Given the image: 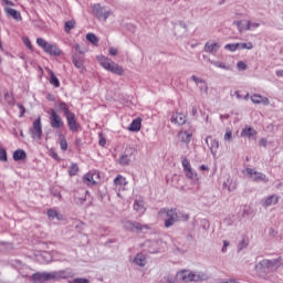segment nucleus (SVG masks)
<instances>
[{"label":"nucleus","mask_w":283,"mask_h":283,"mask_svg":"<svg viewBox=\"0 0 283 283\" xmlns=\"http://www.w3.org/2000/svg\"><path fill=\"white\" fill-rule=\"evenodd\" d=\"M170 123L174 125H185V123H187V115H185V113L175 112L171 115Z\"/></svg>","instance_id":"20"},{"label":"nucleus","mask_w":283,"mask_h":283,"mask_svg":"<svg viewBox=\"0 0 283 283\" xmlns=\"http://www.w3.org/2000/svg\"><path fill=\"white\" fill-rule=\"evenodd\" d=\"M275 75L277 76V78H283V69L276 70Z\"/></svg>","instance_id":"58"},{"label":"nucleus","mask_w":283,"mask_h":283,"mask_svg":"<svg viewBox=\"0 0 283 283\" xmlns=\"http://www.w3.org/2000/svg\"><path fill=\"white\" fill-rule=\"evenodd\" d=\"M93 14H95L98 21H107V19L112 17V11L105 7H102L101 4H94Z\"/></svg>","instance_id":"11"},{"label":"nucleus","mask_w":283,"mask_h":283,"mask_svg":"<svg viewBox=\"0 0 283 283\" xmlns=\"http://www.w3.org/2000/svg\"><path fill=\"white\" fill-rule=\"evenodd\" d=\"M122 165H127L129 163V158L127 156H123L119 160Z\"/></svg>","instance_id":"57"},{"label":"nucleus","mask_w":283,"mask_h":283,"mask_svg":"<svg viewBox=\"0 0 283 283\" xmlns=\"http://www.w3.org/2000/svg\"><path fill=\"white\" fill-rule=\"evenodd\" d=\"M51 156H52V158H54L55 160H59V154L52 151V153H51Z\"/></svg>","instance_id":"63"},{"label":"nucleus","mask_w":283,"mask_h":283,"mask_svg":"<svg viewBox=\"0 0 283 283\" xmlns=\"http://www.w3.org/2000/svg\"><path fill=\"white\" fill-rule=\"evenodd\" d=\"M28 158V154L23 149H18L13 153V160L15 163H19V160H25Z\"/></svg>","instance_id":"30"},{"label":"nucleus","mask_w":283,"mask_h":283,"mask_svg":"<svg viewBox=\"0 0 283 283\" xmlns=\"http://www.w3.org/2000/svg\"><path fill=\"white\" fill-rule=\"evenodd\" d=\"M4 12L7 17H12L15 21H20L21 19V13L17 11V9H12L10 7H4Z\"/></svg>","instance_id":"24"},{"label":"nucleus","mask_w":283,"mask_h":283,"mask_svg":"<svg viewBox=\"0 0 283 283\" xmlns=\"http://www.w3.org/2000/svg\"><path fill=\"white\" fill-rule=\"evenodd\" d=\"M237 67L240 72H244V70H247V63L244 61H239Z\"/></svg>","instance_id":"49"},{"label":"nucleus","mask_w":283,"mask_h":283,"mask_svg":"<svg viewBox=\"0 0 283 283\" xmlns=\"http://www.w3.org/2000/svg\"><path fill=\"white\" fill-rule=\"evenodd\" d=\"M206 144L208 145V148L210 149L213 158H216V156H218V149H220V142L211 136H208L206 138Z\"/></svg>","instance_id":"17"},{"label":"nucleus","mask_w":283,"mask_h":283,"mask_svg":"<svg viewBox=\"0 0 283 283\" xmlns=\"http://www.w3.org/2000/svg\"><path fill=\"white\" fill-rule=\"evenodd\" d=\"M60 147H61L62 151H67V140H65V137L61 138Z\"/></svg>","instance_id":"47"},{"label":"nucleus","mask_w":283,"mask_h":283,"mask_svg":"<svg viewBox=\"0 0 283 283\" xmlns=\"http://www.w3.org/2000/svg\"><path fill=\"white\" fill-rule=\"evenodd\" d=\"M38 261L42 263L52 262V254L50 252H42L38 255Z\"/></svg>","instance_id":"31"},{"label":"nucleus","mask_w":283,"mask_h":283,"mask_svg":"<svg viewBox=\"0 0 283 283\" xmlns=\"http://www.w3.org/2000/svg\"><path fill=\"white\" fill-rule=\"evenodd\" d=\"M145 251H148V253H159V251L163 249V241L160 240H148L144 242L143 244Z\"/></svg>","instance_id":"13"},{"label":"nucleus","mask_w":283,"mask_h":283,"mask_svg":"<svg viewBox=\"0 0 283 283\" xmlns=\"http://www.w3.org/2000/svg\"><path fill=\"white\" fill-rule=\"evenodd\" d=\"M2 6H14V2L10 0H2Z\"/></svg>","instance_id":"59"},{"label":"nucleus","mask_w":283,"mask_h":283,"mask_svg":"<svg viewBox=\"0 0 283 283\" xmlns=\"http://www.w3.org/2000/svg\"><path fill=\"white\" fill-rule=\"evenodd\" d=\"M176 277L179 282H205L209 280V274L202 271L180 270L177 272Z\"/></svg>","instance_id":"3"},{"label":"nucleus","mask_w":283,"mask_h":283,"mask_svg":"<svg viewBox=\"0 0 283 283\" xmlns=\"http://www.w3.org/2000/svg\"><path fill=\"white\" fill-rule=\"evenodd\" d=\"M106 143H107V140H105L104 137H101V139H99L101 147H105Z\"/></svg>","instance_id":"61"},{"label":"nucleus","mask_w":283,"mask_h":283,"mask_svg":"<svg viewBox=\"0 0 283 283\" xmlns=\"http://www.w3.org/2000/svg\"><path fill=\"white\" fill-rule=\"evenodd\" d=\"M199 169L200 171H209V167L207 165H201Z\"/></svg>","instance_id":"62"},{"label":"nucleus","mask_w":283,"mask_h":283,"mask_svg":"<svg viewBox=\"0 0 283 283\" xmlns=\"http://www.w3.org/2000/svg\"><path fill=\"white\" fill-rule=\"evenodd\" d=\"M142 125H143V119L136 118L128 126V132H140Z\"/></svg>","instance_id":"27"},{"label":"nucleus","mask_w":283,"mask_h":283,"mask_svg":"<svg viewBox=\"0 0 283 283\" xmlns=\"http://www.w3.org/2000/svg\"><path fill=\"white\" fill-rule=\"evenodd\" d=\"M69 174H70V176H76V174H78V165L72 164L69 167Z\"/></svg>","instance_id":"45"},{"label":"nucleus","mask_w":283,"mask_h":283,"mask_svg":"<svg viewBox=\"0 0 283 283\" xmlns=\"http://www.w3.org/2000/svg\"><path fill=\"white\" fill-rule=\"evenodd\" d=\"M30 135L32 140H35L36 143H39V140H41V138H43V127L41 126V117H38L34 122H33V126L30 129Z\"/></svg>","instance_id":"10"},{"label":"nucleus","mask_w":283,"mask_h":283,"mask_svg":"<svg viewBox=\"0 0 283 283\" xmlns=\"http://www.w3.org/2000/svg\"><path fill=\"white\" fill-rule=\"evenodd\" d=\"M258 132L253 129V127H245L242 129L241 135L244 136L245 138H253Z\"/></svg>","instance_id":"32"},{"label":"nucleus","mask_w":283,"mask_h":283,"mask_svg":"<svg viewBox=\"0 0 283 283\" xmlns=\"http://www.w3.org/2000/svg\"><path fill=\"white\" fill-rule=\"evenodd\" d=\"M18 107H19V109L21 112L20 116H23V114H25V107H23V105H21V104H18Z\"/></svg>","instance_id":"60"},{"label":"nucleus","mask_w":283,"mask_h":283,"mask_svg":"<svg viewBox=\"0 0 283 283\" xmlns=\"http://www.w3.org/2000/svg\"><path fill=\"white\" fill-rule=\"evenodd\" d=\"M60 109H62V112H64V115L67 116L69 114H72V112H70V108H67V104L61 102L60 103Z\"/></svg>","instance_id":"46"},{"label":"nucleus","mask_w":283,"mask_h":283,"mask_svg":"<svg viewBox=\"0 0 283 283\" xmlns=\"http://www.w3.org/2000/svg\"><path fill=\"white\" fill-rule=\"evenodd\" d=\"M261 25L260 22L258 21H251V20H248V31L249 32H253L255 30H258V28Z\"/></svg>","instance_id":"38"},{"label":"nucleus","mask_w":283,"mask_h":283,"mask_svg":"<svg viewBox=\"0 0 283 283\" xmlns=\"http://www.w3.org/2000/svg\"><path fill=\"white\" fill-rule=\"evenodd\" d=\"M50 84L53 85V87H61V82H59V77H56V75H54V72L50 71Z\"/></svg>","instance_id":"33"},{"label":"nucleus","mask_w":283,"mask_h":283,"mask_svg":"<svg viewBox=\"0 0 283 283\" xmlns=\"http://www.w3.org/2000/svg\"><path fill=\"white\" fill-rule=\"evenodd\" d=\"M74 50L77 52V54H86L87 46H81L80 44H74Z\"/></svg>","instance_id":"43"},{"label":"nucleus","mask_w":283,"mask_h":283,"mask_svg":"<svg viewBox=\"0 0 283 283\" xmlns=\"http://www.w3.org/2000/svg\"><path fill=\"white\" fill-rule=\"evenodd\" d=\"M164 283H178V279L174 275H166L163 280Z\"/></svg>","instance_id":"44"},{"label":"nucleus","mask_w":283,"mask_h":283,"mask_svg":"<svg viewBox=\"0 0 283 283\" xmlns=\"http://www.w3.org/2000/svg\"><path fill=\"white\" fill-rule=\"evenodd\" d=\"M96 60L99 63L101 67L106 70V72H112V74H116L117 76H123V74H125V70L123 69V66L112 61V59L104 55H98Z\"/></svg>","instance_id":"5"},{"label":"nucleus","mask_w":283,"mask_h":283,"mask_svg":"<svg viewBox=\"0 0 283 283\" xmlns=\"http://www.w3.org/2000/svg\"><path fill=\"white\" fill-rule=\"evenodd\" d=\"M86 41H88V43H92L93 45H98V36H96V34L94 33H87Z\"/></svg>","instance_id":"37"},{"label":"nucleus","mask_w":283,"mask_h":283,"mask_svg":"<svg viewBox=\"0 0 283 283\" xmlns=\"http://www.w3.org/2000/svg\"><path fill=\"white\" fill-rule=\"evenodd\" d=\"M210 63L214 67H219V70H224L226 72H230V70H233V64H229L227 62L211 60Z\"/></svg>","instance_id":"23"},{"label":"nucleus","mask_w":283,"mask_h":283,"mask_svg":"<svg viewBox=\"0 0 283 283\" xmlns=\"http://www.w3.org/2000/svg\"><path fill=\"white\" fill-rule=\"evenodd\" d=\"M260 145H262L263 147H266V139L262 138L260 140Z\"/></svg>","instance_id":"64"},{"label":"nucleus","mask_w":283,"mask_h":283,"mask_svg":"<svg viewBox=\"0 0 283 283\" xmlns=\"http://www.w3.org/2000/svg\"><path fill=\"white\" fill-rule=\"evenodd\" d=\"M50 114V125L53 129H61L63 127L64 123L61 116H59V113L54 111L53 108L48 112Z\"/></svg>","instance_id":"14"},{"label":"nucleus","mask_w":283,"mask_h":283,"mask_svg":"<svg viewBox=\"0 0 283 283\" xmlns=\"http://www.w3.org/2000/svg\"><path fill=\"white\" fill-rule=\"evenodd\" d=\"M191 81H193V83H196V85L198 86V85L201 84L202 78H200V77H198V76H196V75H192V76H191Z\"/></svg>","instance_id":"53"},{"label":"nucleus","mask_w":283,"mask_h":283,"mask_svg":"<svg viewBox=\"0 0 283 283\" xmlns=\"http://www.w3.org/2000/svg\"><path fill=\"white\" fill-rule=\"evenodd\" d=\"M181 165L186 178H188V180H191L193 185H200V177L198 176V172L191 167V163H189V159L184 158Z\"/></svg>","instance_id":"7"},{"label":"nucleus","mask_w":283,"mask_h":283,"mask_svg":"<svg viewBox=\"0 0 283 283\" xmlns=\"http://www.w3.org/2000/svg\"><path fill=\"white\" fill-rule=\"evenodd\" d=\"M127 185H129V182L125 177H123L122 175L116 176V178L114 179V191L117 193L118 198H123L120 191H127Z\"/></svg>","instance_id":"9"},{"label":"nucleus","mask_w":283,"mask_h":283,"mask_svg":"<svg viewBox=\"0 0 283 283\" xmlns=\"http://www.w3.org/2000/svg\"><path fill=\"white\" fill-rule=\"evenodd\" d=\"M220 48H222V44H220V42H207L205 44V52H208V54H212V56H216Z\"/></svg>","instance_id":"19"},{"label":"nucleus","mask_w":283,"mask_h":283,"mask_svg":"<svg viewBox=\"0 0 283 283\" xmlns=\"http://www.w3.org/2000/svg\"><path fill=\"white\" fill-rule=\"evenodd\" d=\"M224 50H228L229 52H238L239 44L238 43H232V44H226Z\"/></svg>","instance_id":"42"},{"label":"nucleus","mask_w":283,"mask_h":283,"mask_svg":"<svg viewBox=\"0 0 283 283\" xmlns=\"http://www.w3.org/2000/svg\"><path fill=\"white\" fill-rule=\"evenodd\" d=\"M277 202H280V197H277V195H272L265 199L263 207H273L274 205H277Z\"/></svg>","instance_id":"28"},{"label":"nucleus","mask_w":283,"mask_h":283,"mask_svg":"<svg viewBox=\"0 0 283 283\" xmlns=\"http://www.w3.org/2000/svg\"><path fill=\"white\" fill-rule=\"evenodd\" d=\"M133 262L137 266H145L147 264V256L143 253H137Z\"/></svg>","instance_id":"26"},{"label":"nucleus","mask_w":283,"mask_h":283,"mask_svg":"<svg viewBox=\"0 0 283 283\" xmlns=\"http://www.w3.org/2000/svg\"><path fill=\"white\" fill-rule=\"evenodd\" d=\"M158 213L159 218L165 221L166 229H169V227H174L176 222H187V220H189V214L174 208H163L159 210Z\"/></svg>","instance_id":"1"},{"label":"nucleus","mask_w":283,"mask_h":283,"mask_svg":"<svg viewBox=\"0 0 283 283\" xmlns=\"http://www.w3.org/2000/svg\"><path fill=\"white\" fill-rule=\"evenodd\" d=\"M250 98L254 105H271L269 97H264L260 94H253Z\"/></svg>","instance_id":"21"},{"label":"nucleus","mask_w":283,"mask_h":283,"mask_svg":"<svg viewBox=\"0 0 283 283\" xmlns=\"http://www.w3.org/2000/svg\"><path fill=\"white\" fill-rule=\"evenodd\" d=\"M101 180V174L98 171H91L87 172L83 177L84 185H87V187H94Z\"/></svg>","instance_id":"15"},{"label":"nucleus","mask_w":283,"mask_h":283,"mask_svg":"<svg viewBox=\"0 0 283 283\" xmlns=\"http://www.w3.org/2000/svg\"><path fill=\"white\" fill-rule=\"evenodd\" d=\"M108 52H109L111 56H116V54H118V49L111 48Z\"/></svg>","instance_id":"56"},{"label":"nucleus","mask_w":283,"mask_h":283,"mask_svg":"<svg viewBox=\"0 0 283 283\" xmlns=\"http://www.w3.org/2000/svg\"><path fill=\"white\" fill-rule=\"evenodd\" d=\"M239 50H253V42H238Z\"/></svg>","instance_id":"40"},{"label":"nucleus","mask_w":283,"mask_h":283,"mask_svg":"<svg viewBox=\"0 0 283 283\" xmlns=\"http://www.w3.org/2000/svg\"><path fill=\"white\" fill-rule=\"evenodd\" d=\"M22 41H23L24 45H25L29 50H32V42L30 41V38L24 36V38H22Z\"/></svg>","instance_id":"51"},{"label":"nucleus","mask_w":283,"mask_h":283,"mask_svg":"<svg viewBox=\"0 0 283 283\" xmlns=\"http://www.w3.org/2000/svg\"><path fill=\"white\" fill-rule=\"evenodd\" d=\"M75 27H76V21L74 20L66 21L64 24V30L67 34H70V32H72V30H74Z\"/></svg>","instance_id":"36"},{"label":"nucleus","mask_w":283,"mask_h":283,"mask_svg":"<svg viewBox=\"0 0 283 283\" xmlns=\"http://www.w3.org/2000/svg\"><path fill=\"white\" fill-rule=\"evenodd\" d=\"M223 187L230 192L235 191V185H233V179H231L230 177H228L227 180L223 182Z\"/></svg>","instance_id":"34"},{"label":"nucleus","mask_w":283,"mask_h":283,"mask_svg":"<svg viewBox=\"0 0 283 283\" xmlns=\"http://www.w3.org/2000/svg\"><path fill=\"white\" fill-rule=\"evenodd\" d=\"M36 44L39 48H41L46 54H50L51 56H61L62 51L61 49L52 42H48L42 38L36 39Z\"/></svg>","instance_id":"6"},{"label":"nucleus","mask_w":283,"mask_h":283,"mask_svg":"<svg viewBox=\"0 0 283 283\" xmlns=\"http://www.w3.org/2000/svg\"><path fill=\"white\" fill-rule=\"evenodd\" d=\"M193 128L189 127L188 129H181L178 133V138L180 143H184V145H189L191 143V138H193Z\"/></svg>","instance_id":"16"},{"label":"nucleus","mask_w":283,"mask_h":283,"mask_svg":"<svg viewBox=\"0 0 283 283\" xmlns=\"http://www.w3.org/2000/svg\"><path fill=\"white\" fill-rule=\"evenodd\" d=\"M234 25H237L239 32L249 31V20L234 21Z\"/></svg>","instance_id":"29"},{"label":"nucleus","mask_w":283,"mask_h":283,"mask_svg":"<svg viewBox=\"0 0 283 283\" xmlns=\"http://www.w3.org/2000/svg\"><path fill=\"white\" fill-rule=\"evenodd\" d=\"M223 138L227 143H231L233 140V130L231 128H227Z\"/></svg>","instance_id":"41"},{"label":"nucleus","mask_w":283,"mask_h":283,"mask_svg":"<svg viewBox=\"0 0 283 283\" xmlns=\"http://www.w3.org/2000/svg\"><path fill=\"white\" fill-rule=\"evenodd\" d=\"M48 216L49 218H57V220H63V217L61 214H59V211H56L55 209H50L48 210Z\"/></svg>","instance_id":"39"},{"label":"nucleus","mask_w":283,"mask_h":283,"mask_svg":"<svg viewBox=\"0 0 283 283\" xmlns=\"http://www.w3.org/2000/svg\"><path fill=\"white\" fill-rule=\"evenodd\" d=\"M84 63L85 60L83 59V56H80L78 54L73 55V64L77 70H85Z\"/></svg>","instance_id":"25"},{"label":"nucleus","mask_w":283,"mask_h":283,"mask_svg":"<svg viewBox=\"0 0 283 283\" xmlns=\"http://www.w3.org/2000/svg\"><path fill=\"white\" fill-rule=\"evenodd\" d=\"M0 160L2 163H6L8 160V153H6V149L0 148Z\"/></svg>","instance_id":"48"},{"label":"nucleus","mask_w":283,"mask_h":283,"mask_svg":"<svg viewBox=\"0 0 283 283\" xmlns=\"http://www.w3.org/2000/svg\"><path fill=\"white\" fill-rule=\"evenodd\" d=\"M66 122L71 132H76V129H78V123H76V116L74 113L66 115Z\"/></svg>","instance_id":"22"},{"label":"nucleus","mask_w":283,"mask_h":283,"mask_svg":"<svg viewBox=\"0 0 283 283\" xmlns=\"http://www.w3.org/2000/svg\"><path fill=\"white\" fill-rule=\"evenodd\" d=\"M229 244H230L229 241L227 240L223 241V247L221 249L222 253H227V249L229 248Z\"/></svg>","instance_id":"55"},{"label":"nucleus","mask_w":283,"mask_h":283,"mask_svg":"<svg viewBox=\"0 0 283 283\" xmlns=\"http://www.w3.org/2000/svg\"><path fill=\"white\" fill-rule=\"evenodd\" d=\"M133 209L134 211H136L137 214L144 216L145 211H147V206L145 205V200H143V198L135 199Z\"/></svg>","instance_id":"18"},{"label":"nucleus","mask_w":283,"mask_h":283,"mask_svg":"<svg viewBox=\"0 0 283 283\" xmlns=\"http://www.w3.org/2000/svg\"><path fill=\"white\" fill-rule=\"evenodd\" d=\"M280 266H282V258L274 260L264 259L255 265V271L259 275H264L265 273H273V271H277Z\"/></svg>","instance_id":"4"},{"label":"nucleus","mask_w":283,"mask_h":283,"mask_svg":"<svg viewBox=\"0 0 283 283\" xmlns=\"http://www.w3.org/2000/svg\"><path fill=\"white\" fill-rule=\"evenodd\" d=\"M72 273L66 270L53 271V272H38L32 275V281L35 283L50 282V280H67Z\"/></svg>","instance_id":"2"},{"label":"nucleus","mask_w":283,"mask_h":283,"mask_svg":"<svg viewBox=\"0 0 283 283\" xmlns=\"http://www.w3.org/2000/svg\"><path fill=\"white\" fill-rule=\"evenodd\" d=\"M197 87H199L201 92H206V93L209 90V86H207V82H205V80H202V82L199 85H197Z\"/></svg>","instance_id":"50"},{"label":"nucleus","mask_w":283,"mask_h":283,"mask_svg":"<svg viewBox=\"0 0 283 283\" xmlns=\"http://www.w3.org/2000/svg\"><path fill=\"white\" fill-rule=\"evenodd\" d=\"M243 213L245 216H251V206H244L243 207Z\"/></svg>","instance_id":"54"},{"label":"nucleus","mask_w":283,"mask_h":283,"mask_svg":"<svg viewBox=\"0 0 283 283\" xmlns=\"http://www.w3.org/2000/svg\"><path fill=\"white\" fill-rule=\"evenodd\" d=\"M70 283H90V280L83 279V277H76V279L70 281Z\"/></svg>","instance_id":"52"},{"label":"nucleus","mask_w":283,"mask_h":283,"mask_svg":"<svg viewBox=\"0 0 283 283\" xmlns=\"http://www.w3.org/2000/svg\"><path fill=\"white\" fill-rule=\"evenodd\" d=\"M249 247V238L243 237L238 243V251H244Z\"/></svg>","instance_id":"35"},{"label":"nucleus","mask_w":283,"mask_h":283,"mask_svg":"<svg viewBox=\"0 0 283 283\" xmlns=\"http://www.w3.org/2000/svg\"><path fill=\"white\" fill-rule=\"evenodd\" d=\"M243 174L244 176L250 178V180H253V182H269V177H266V175L256 171L253 168H247L245 170H243Z\"/></svg>","instance_id":"8"},{"label":"nucleus","mask_w":283,"mask_h":283,"mask_svg":"<svg viewBox=\"0 0 283 283\" xmlns=\"http://www.w3.org/2000/svg\"><path fill=\"white\" fill-rule=\"evenodd\" d=\"M125 229L128 231H136L137 233H147L149 231V226L147 224H142L139 222H132V221H126L124 223Z\"/></svg>","instance_id":"12"}]
</instances>
